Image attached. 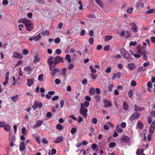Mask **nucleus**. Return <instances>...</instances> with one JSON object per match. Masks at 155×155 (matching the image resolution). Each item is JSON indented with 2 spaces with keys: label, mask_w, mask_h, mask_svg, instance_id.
<instances>
[{
  "label": "nucleus",
  "mask_w": 155,
  "mask_h": 155,
  "mask_svg": "<svg viewBox=\"0 0 155 155\" xmlns=\"http://www.w3.org/2000/svg\"><path fill=\"white\" fill-rule=\"evenodd\" d=\"M49 64V70L51 71L52 69L56 66V65L60 62H63V58L59 56L54 58L53 57L49 56L47 60Z\"/></svg>",
  "instance_id": "obj_1"
},
{
  "label": "nucleus",
  "mask_w": 155,
  "mask_h": 155,
  "mask_svg": "<svg viewBox=\"0 0 155 155\" xmlns=\"http://www.w3.org/2000/svg\"><path fill=\"white\" fill-rule=\"evenodd\" d=\"M22 22L25 24L26 29L28 31H31L34 28V25L31 21L23 18Z\"/></svg>",
  "instance_id": "obj_2"
},
{
  "label": "nucleus",
  "mask_w": 155,
  "mask_h": 155,
  "mask_svg": "<svg viewBox=\"0 0 155 155\" xmlns=\"http://www.w3.org/2000/svg\"><path fill=\"white\" fill-rule=\"evenodd\" d=\"M121 54L122 56L127 60H132V58L130 54L124 48H121L120 50Z\"/></svg>",
  "instance_id": "obj_3"
},
{
  "label": "nucleus",
  "mask_w": 155,
  "mask_h": 155,
  "mask_svg": "<svg viewBox=\"0 0 155 155\" xmlns=\"http://www.w3.org/2000/svg\"><path fill=\"white\" fill-rule=\"evenodd\" d=\"M87 109L83 106L82 103H81V109L79 110V113L82 114L83 116L85 118H86L87 116V114L86 113L87 112Z\"/></svg>",
  "instance_id": "obj_4"
},
{
  "label": "nucleus",
  "mask_w": 155,
  "mask_h": 155,
  "mask_svg": "<svg viewBox=\"0 0 155 155\" xmlns=\"http://www.w3.org/2000/svg\"><path fill=\"white\" fill-rule=\"evenodd\" d=\"M140 116V114L137 112H134L133 115L131 116L129 119L131 121H133L135 119H138Z\"/></svg>",
  "instance_id": "obj_5"
},
{
  "label": "nucleus",
  "mask_w": 155,
  "mask_h": 155,
  "mask_svg": "<svg viewBox=\"0 0 155 155\" xmlns=\"http://www.w3.org/2000/svg\"><path fill=\"white\" fill-rule=\"evenodd\" d=\"M43 121L42 120H37L35 124L33 125L32 128L34 129L40 127L43 124Z\"/></svg>",
  "instance_id": "obj_6"
},
{
  "label": "nucleus",
  "mask_w": 155,
  "mask_h": 155,
  "mask_svg": "<svg viewBox=\"0 0 155 155\" xmlns=\"http://www.w3.org/2000/svg\"><path fill=\"white\" fill-rule=\"evenodd\" d=\"M26 145V144L24 142H21L19 145V150L21 152L24 151L26 149L25 147Z\"/></svg>",
  "instance_id": "obj_7"
},
{
  "label": "nucleus",
  "mask_w": 155,
  "mask_h": 155,
  "mask_svg": "<svg viewBox=\"0 0 155 155\" xmlns=\"http://www.w3.org/2000/svg\"><path fill=\"white\" fill-rule=\"evenodd\" d=\"M122 141L125 143H128L130 141V138L125 135H123L121 138Z\"/></svg>",
  "instance_id": "obj_8"
},
{
  "label": "nucleus",
  "mask_w": 155,
  "mask_h": 155,
  "mask_svg": "<svg viewBox=\"0 0 155 155\" xmlns=\"http://www.w3.org/2000/svg\"><path fill=\"white\" fill-rule=\"evenodd\" d=\"M42 106V104L41 103H39L38 101H35L34 104L32 106V108L34 109H36L37 108H41Z\"/></svg>",
  "instance_id": "obj_9"
},
{
  "label": "nucleus",
  "mask_w": 155,
  "mask_h": 155,
  "mask_svg": "<svg viewBox=\"0 0 155 155\" xmlns=\"http://www.w3.org/2000/svg\"><path fill=\"white\" fill-rule=\"evenodd\" d=\"M13 56L15 58L19 59H21L22 57V55L21 54L16 52H13Z\"/></svg>",
  "instance_id": "obj_10"
},
{
  "label": "nucleus",
  "mask_w": 155,
  "mask_h": 155,
  "mask_svg": "<svg viewBox=\"0 0 155 155\" xmlns=\"http://www.w3.org/2000/svg\"><path fill=\"white\" fill-rule=\"evenodd\" d=\"M104 103L105 107H110L112 106L111 102L107 100H104Z\"/></svg>",
  "instance_id": "obj_11"
},
{
  "label": "nucleus",
  "mask_w": 155,
  "mask_h": 155,
  "mask_svg": "<svg viewBox=\"0 0 155 155\" xmlns=\"http://www.w3.org/2000/svg\"><path fill=\"white\" fill-rule=\"evenodd\" d=\"M121 74L120 72H118L116 73L113 74V77L112 78V79L114 80L115 78H119L121 76Z\"/></svg>",
  "instance_id": "obj_12"
},
{
  "label": "nucleus",
  "mask_w": 155,
  "mask_h": 155,
  "mask_svg": "<svg viewBox=\"0 0 155 155\" xmlns=\"http://www.w3.org/2000/svg\"><path fill=\"white\" fill-rule=\"evenodd\" d=\"M127 66L130 70H133L136 67V66L134 63H129L128 64Z\"/></svg>",
  "instance_id": "obj_13"
},
{
  "label": "nucleus",
  "mask_w": 155,
  "mask_h": 155,
  "mask_svg": "<svg viewBox=\"0 0 155 155\" xmlns=\"http://www.w3.org/2000/svg\"><path fill=\"white\" fill-rule=\"evenodd\" d=\"M60 70L58 68H54L51 71V75L52 76H54L57 72H59Z\"/></svg>",
  "instance_id": "obj_14"
},
{
  "label": "nucleus",
  "mask_w": 155,
  "mask_h": 155,
  "mask_svg": "<svg viewBox=\"0 0 155 155\" xmlns=\"http://www.w3.org/2000/svg\"><path fill=\"white\" fill-rule=\"evenodd\" d=\"M130 25L132 26V30L134 32H136L137 31V28L136 25L134 23H131Z\"/></svg>",
  "instance_id": "obj_15"
},
{
  "label": "nucleus",
  "mask_w": 155,
  "mask_h": 155,
  "mask_svg": "<svg viewBox=\"0 0 155 155\" xmlns=\"http://www.w3.org/2000/svg\"><path fill=\"white\" fill-rule=\"evenodd\" d=\"M144 108H140L139 106H137V104H135L134 106V110L135 111H141L144 109Z\"/></svg>",
  "instance_id": "obj_16"
},
{
  "label": "nucleus",
  "mask_w": 155,
  "mask_h": 155,
  "mask_svg": "<svg viewBox=\"0 0 155 155\" xmlns=\"http://www.w3.org/2000/svg\"><path fill=\"white\" fill-rule=\"evenodd\" d=\"M63 140V137L62 136H60L57 138L54 141V142L55 143H58Z\"/></svg>",
  "instance_id": "obj_17"
},
{
  "label": "nucleus",
  "mask_w": 155,
  "mask_h": 155,
  "mask_svg": "<svg viewBox=\"0 0 155 155\" xmlns=\"http://www.w3.org/2000/svg\"><path fill=\"white\" fill-rule=\"evenodd\" d=\"M95 91L97 92V88L95 89L93 88H91L89 90V93L91 95H94L95 93Z\"/></svg>",
  "instance_id": "obj_18"
},
{
  "label": "nucleus",
  "mask_w": 155,
  "mask_h": 155,
  "mask_svg": "<svg viewBox=\"0 0 155 155\" xmlns=\"http://www.w3.org/2000/svg\"><path fill=\"white\" fill-rule=\"evenodd\" d=\"M137 126H138L140 129H141L143 127V124L140 121H138L137 123Z\"/></svg>",
  "instance_id": "obj_19"
},
{
  "label": "nucleus",
  "mask_w": 155,
  "mask_h": 155,
  "mask_svg": "<svg viewBox=\"0 0 155 155\" xmlns=\"http://www.w3.org/2000/svg\"><path fill=\"white\" fill-rule=\"evenodd\" d=\"M34 81V80L33 79H27V82H28V85L29 87H30L31 86V85L33 84V82Z\"/></svg>",
  "instance_id": "obj_20"
},
{
  "label": "nucleus",
  "mask_w": 155,
  "mask_h": 155,
  "mask_svg": "<svg viewBox=\"0 0 155 155\" xmlns=\"http://www.w3.org/2000/svg\"><path fill=\"white\" fill-rule=\"evenodd\" d=\"M24 70L26 71H31L33 70L32 68L29 66L25 67L24 68Z\"/></svg>",
  "instance_id": "obj_21"
},
{
  "label": "nucleus",
  "mask_w": 155,
  "mask_h": 155,
  "mask_svg": "<svg viewBox=\"0 0 155 155\" xmlns=\"http://www.w3.org/2000/svg\"><path fill=\"white\" fill-rule=\"evenodd\" d=\"M152 84L150 81H149L147 84V86L148 87L147 88L148 90L150 92L151 91V90L150 88H151L152 87Z\"/></svg>",
  "instance_id": "obj_22"
},
{
  "label": "nucleus",
  "mask_w": 155,
  "mask_h": 155,
  "mask_svg": "<svg viewBox=\"0 0 155 155\" xmlns=\"http://www.w3.org/2000/svg\"><path fill=\"white\" fill-rule=\"evenodd\" d=\"M4 127V129L5 130L8 132H9L10 131V128L9 124H6V125H5V126Z\"/></svg>",
  "instance_id": "obj_23"
},
{
  "label": "nucleus",
  "mask_w": 155,
  "mask_h": 155,
  "mask_svg": "<svg viewBox=\"0 0 155 155\" xmlns=\"http://www.w3.org/2000/svg\"><path fill=\"white\" fill-rule=\"evenodd\" d=\"M140 53L143 55H147L149 54V52L146 50L143 51L142 50H140Z\"/></svg>",
  "instance_id": "obj_24"
},
{
  "label": "nucleus",
  "mask_w": 155,
  "mask_h": 155,
  "mask_svg": "<svg viewBox=\"0 0 155 155\" xmlns=\"http://www.w3.org/2000/svg\"><path fill=\"white\" fill-rule=\"evenodd\" d=\"M145 68H143V66H141L138 68L137 70V72H140L141 71H146Z\"/></svg>",
  "instance_id": "obj_25"
},
{
  "label": "nucleus",
  "mask_w": 155,
  "mask_h": 155,
  "mask_svg": "<svg viewBox=\"0 0 155 155\" xmlns=\"http://www.w3.org/2000/svg\"><path fill=\"white\" fill-rule=\"evenodd\" d=\"M41 36L40 34H39L36 36L35 37H34L33 38L34 40L35 41H38L41 38Z\"/></svg>",
  "instance_id": "obj_26"
},
{
  "label": "nucleus",
  "mask_w": 155,
  "mask_h": 155,
  "mask_svg": "<svg viewBox=\"0 0 155 155\" xmlns=\"http://www.w3.org/2000/svg\"><path fill=\"white\" fill-rule=\"evenodd\" d=\"M56 128L58 130H61L63 129V126L61 125V124H58L56 125Z\"/></svg>",
  "instance_id": "obj_27"
},
{
  "label": "nucleus",
  "mask_w": 155,
  "mask_h": 155,
  "mask_svg": "<svg viewBox=\"0 0 155 155\" xmlns=\"http://www.w3.org/2000/svg\"><path fill=\"white\" fill-rule=\"evenodd\" d=\"M18 95L17 94L15 96H13L11 98V99L13 102H16L17 101Z\"/></svg>",
  "instance_id": "obj_28"
},
{
  "label": "nucleus",
  "mask_w": 155,
  "mask_h": 155,
  "mask_svg": "<svg viewBox=\"0 0 155 155\" xmlns=\"http://www.w3.org/2000/svg\"><path fill=\"white\" fill-rule=\"evenodd\" d=\"M116 145V143L114 142H111L109 143V147L110 148H114Z\"/></svg>",
  "instance_id": "obj_29"
},
{
  "label": "nucleus",
  "mask_w": 155,
  "mask_h": 155,
  "mask_svg": "<svg viewBox=\"0 0 155 155\" xmlns=\"http://www.w3.org/2000/svg\"><path fill=\"white\" fill-rule=\"evenodd\" d=\"M123 107H124V109L125 110H127L128 108V105L125 102H124V103H123Z\"/></svg>",
  "instance_id": "obj_30"
},
{
  "label": "nucleus",
  "mask_w": 155,
  "mask_h": 155,
  "mask_svg": "<svg viewBox=\"0 0 155 155\" xmlns=\"http://www.w3.org/2000/svg\"><path fill=\"white\" fill-rule=\"evenodd\" d=\"M65 59L67 60V61L69 63H71V59L70 55L68 54H67L65 56Z\"/></svg>",
  "instance_id": "obj_31"
},
{
  "label": "nucleus",
  "mask_w": 155,
  "mask_h": 155,
  "mask_svg": "<svg viewBox=\"0 0 155 155\" xmlns=\"http://www.w3.org/2000/svg\"><path fill=\"white\" fill-rule=\"evenodd\" d=\"M154 10L153 9H151L150 10L147 11L146 13V14L147 15L148 14H151L154 13Z\"/></svg>",
  "instance_id": "obj_32"
},
{
  "label": "nucleus",
  "mask_w": 155,
  "mask_h": 155,
  "mask_svg": "<svg viewBox=\"0 0 155 155\" xmlns=\"http://www.w3.org/2000/svg\"><path fill=\"white\" fill-rule=\"evenodd\" d=\"M114 87V85L113 84H110L109 86H108L107 88L108 90L110 92L112 89V88Z\"/></svg>",
  "instance_id": "obj_33"
},
{
  "label": "nucleus",
  "mask_w": 155,
  "mask_h": 155,
  "mask_svg": "<svg viewBox=\"0 0 155 155\" xmlns=\"http://www.w3.org/2000/svg\"><path fill=\"white\" fill-rule=\"evenodd\" d=\"M21 132L23 135H25L26 134V130L25 127L21 128Z\"/></svg>",
  "instance_id": "obj_34"
},
{
  "label": "nucleus",
  "mask_w": 155,
  "mask_h": 155,
  "mask_svg": "<svg viewBox=\"0 0 155 155\" xmlns=\"http://www.w3.org/2000/svg\"><path fill=\"white\" fill-rule=\"evenodd\" d=\"M112 36L111 35H107L105 37V40L106 41H109L112 39Z\"/></svg>",
  "instance_id": "obj_35"
},
{
  "label": "nucleus",
  "mask_w": 155,
  "mask_h": 155,
  "mask_svg": "<svg viewBox=\"0 0 155 155\" xmlns=\"http://www.w3.org/2000/svg\"><path fill=\"white\" fill-rule=\"evenodd\" d=\"M38 80L41 81H43V74H40L38 77Z\"/></svg>",
  "instance_id": "obj_36"
},
{
  "label": "nucleus",
  "mask_w": 155,
  "mask_h": 155,
  "mask_svg": "<svg viewBox=\"0 0 155 155\" xmlns=\"http://www.w3.org/2000/svg\"><path fill=\"white\" fill-rule=\"evenodd\" d=\"M133 91L132 89H130V90L128 93V95L129 97H131L133 96Z\"/></svg>",
  "instance_id": "obj_37"
},
{
  "label": "nucleus",
  "mask_w": 155,
  "mask_h": 155,
  "mask_svg": "<svg viewBox=\"0 0 155 155\" xmlns=\"http://www.w3.org/2000/svg\"><path fill=\"white\" fill-rule=\"evenodd\" d=\"M90 68L91 69V72L93 73H96V70L93 67H92V65H91Z\"/></svg>",
  "instance_id": "obj_38"
},
{
  "label": "nucleus",
  "mask_w": 155,
  "mask_h": 155,
  "mask_svg": "<svg viewBox=\"0 0 155 155\" xmlns=\"http://www.w3.org/2000/svg\"><path fill=\"white\" fill-rule=\"evenodd\" d=\"M82 105L84 107H87L89 105V103L88 101H85L84 102L83 104H82Z\"/></svg>",
  "instance_id": "obj_39"
},
{
  "label": "nucleus",
  "mask_w": 155,
  "mask_h": 155,
  "mask_svg": "<svg viewBox=\"0 0 155 155\" xmlns=\"http://www.w3.org/2000/svg\"><path fill=\"white\" fill-rule=\"evenodd\" d=\"M40 60V59L38 58V55H36L35 57L34 60L33 61L34 62H37L39 61Z\"/></svg>",
  "instance_id": "obj_40"
},
{
  "label": "nucleus",
  "mask_w": 155,
  "mask_h": 155,
  "mask_svg": "<svg viewBox=\"0 0 155 155\" xmlns=\"http://www.w3.org/2000/svg\"><path fill=\"white\" fill-rule=\"evenodd\" d=\"M42 34L44 36H45L46 35H48L49 34V31L48 30H46L44 32H42Z\"/></svg>",
  "instance_id": "obj_41"
},
{
  "label": "nucleus",
  "mask_w": 155,
  "mask_h": 155,
  "mask_svg": "<svg viewBox=\"0 0 155 155\" xmlns=\"http://www.w3.org/2000/svg\"><path fill=\"white\" fill-rule=\"evenodd\" d=\"M150 128H152L153 129H155V121H153L152 124H151L150 126Z\"/></svg>",
  "instance_id": "obj_42"
},
{
  "label": "nucleus",
  "mask_w": 155,
  "mask_h": 155,
  "mask_svg": "<svg viewBox=\"0 0 155 155\" xmlns=\"http://www.w3.org/2000/svg\"><path fill=\"white\" fill-rule=\"evenodd\" d=\"M29 53V51H28L25 49L23 50L22 51V54L23 55H26Z\"/></svg>",
  "instance_id": "obj_43"
},
{
  "label": "nucleus",
  "mask_w": 155,
  "mask_h": 155,
  "mask_svg": "<svg viewBox=\"0 0 155 155\" xmlns=\"http://www.w3.org/2000/svg\"><path fill=\"white\" fill-rule=\"evenodd\" d=\"M111 71V68L110 67H107L106 70L105 72L106 73H110Z\"/></svg>",
  "instance_id": "obj_44"
},
{
  "label": "nucleus",
  "mask_w": 155,
  "mask_h": 155,
  "mask_svg": "<svg viewBox=\"0 0 155 155\" xmlns=\"http://www.w3.org/2000/svg\"><path fill=\"white\" fill-rule=\"evenodd\" d=\"M59 96L57 95L54 96L52 98V100L53 101H55L59 99Z\"/></svg>",
  "instance_id": "obj_45"
},
{
  "label": "nucleus",
  "mask_w": 155,
  "mask_h": 155,
  "mask_svg": "<svg viewBox=\"0 0 155 155\" xmlns=\"http://www.w3.org/2000/svg\"><path fill=\"white\" fill-rule=\"evenodd\" d=\"M54 41L55 43H58L60 41V39L59 38H56L55 39Z\"/></svg>",
  "instance_id": "obj_46"
},
{
  "label": "nucleus",
  "mask_w": 155,
  "mask_h": 155,
  "mask_svg": "<svg viewBox=\"0 0 155 155\" xmlns=\"http://www.w3.org/2000/svg\"><path fill=\"white\" fill-rule=\"evenodd\" d=\"M42 142L44 144H48V141L47 140L46 138H43L42 140Z\"/></svg>",
  "instance_id": "obj_47"
},
{
  "label": "nucleus",
  "mask_w": 155,
  "mask_h": 155,
  "mask_svg": "<svg viewBox=\"0 0 155 155\" xmlns=\"http://www.w3.org/2000/svg\"><path fill=\"white\" fill-rule=\"evenodd\" d=\"M136 84L137 83L135 81L133 80L131 81V85L133 87H134L136 85Z\"/></svg>",
  "instance_id": "obj_48"
},
{
  "label": "nucleus",
  "mask_w": 155,
  "mask_h": 155,
  "mask_svg": "<svg viewBox=\"0 0 155 155\" xmlns=\"http://www.w3.org/2000/svg\"><path fill=\"white\" fill-rule=\"evenodd\" d=\"M55 82L56 84H59L61 83V81L59 79L57 78L55 80Z\"/></svg>",
  "instance_id": "obj_49"
},
{
  "label": "nucleus",
  "mask_w": 155,
  "mask_h": 155,
  "mask_svg": "<svg viewBox=\"0 0 155 155\" xmlns=\"http://www.w3.org/2000/svg\"><path fill=\"white\" fill-rule=\"evenodd\" d=\"M97 5H99L101 8L103 7V3L100 0H97Z\"/></svg>",
  "instance_id": "obj_50"
},
{
  "label": "nucleus",
  "mask_w": 155,
  "mask_h": 155,
  "mask_svg": "<svg viewBox=\"0 0 155 155\" xmlns=\"http://www.w3.org/2000/svg\"><path fill=\"white\" fill-rule=\"evenodd\" d=\"M52 116V115L50 112H48L46 114V117L48 118L51 117Z\"/></svg>",
  "instance_id": "obj_51"
},
{
  "label": "nucleus",
  "mask_w": 155,
  "mask_h": 155,
  "mask_svg": "<svg viewBox=\"0 0 155 155\" xmlns=\"http://www.w3.org/2000/svg\"><path fill=\"white\" fill-rule=\"evenodd\" d=\"M110 46L109 45H107L104 47V51H107L109 50L110 48Z\"/></svg>",
  "instance_id": "obj_52"
},
{
  "label": "nucleus",
  "mask_w": 155,
  "mask_h": 155,
  "mask_svg": "<svg viewBox=\"0 0 155 155\" xmlns=\"http://www.w3.org/2000/svg\"><path fill=\"white\" fill-rule=\"evenodd\" d=\"M137 44V43L135 41H134V42H133V41H131L130 42V43H129V45L130 46H135V45H136Z\"/></svg>",
  "instance_id": "obj_53"
},
{
  "label": "nucleus",
  "mask_w": 155,
  "mask_h": 155,
  "mask_svg": "<svg viewBox=\"0 0 155 155\" xmlns=\"http://www.w3.org/2000/svg\"><path fill=\"white\" fill-rule=\"evenodd\" d=\"M85 99L88 101H90L91 100V98L88 96H86L85 97Z\"/></svg>",
  "instance_id": "obj_54"
},
{
  "label": "nucleus",
  "mask_w": 155,
  "mask_h": 155,
  "mask_svg": "<svg viewBox=\"0 0 155 155\" xmlns=\"http://www.w3.org/2000/svg\"><path fill=\"white\" fill-rule=\"evenodd\" d=\"M76 129L74 128H72L71 130V133L72 134H74L76 132Z\"/></svg>",
  "instance_id": "obj_55"
},
{
  "label": "nucleus",
  "mask_w": 155,
  "mask_h": 155,
  "mask_svg": "<svg viewBox=\"0 0 155 155\" xmlns=\"http://www.w3.org/2000/svg\"><path fill=\"white\" fill-rule=\"evenodd\" d=\"M94 42V39L92 38H91L89 39V42L90 44H93Z\"/></svg>",
  "instance_id": "obj_56"
},
{
  "label": "nucleus",
  "mask_w": 155,
  "mask_h": 155,
  "mask_svg": "<svg viewBox=\"0 0 155 155\" xmlns=\"http://www.w3.org/2000/svg\"><path fill=\"white\" fill-rule=\"evenodd\" d=\"M56 152V150L55 149H53L51 150V153L52 155H54L55 154Z\"/></svg>",
  "instance_id": "obj_57"
},
{
  "label": "nucleus",
  "mask_w": 155,
  "mask_h": 155,
  "mask_svg": "<svg viewBox=\"0 0 155 155\" xmlns=\"http://www.w3.org/2000/svg\"><path fill=\"white\" fill-rule=\"evenodd\" d=\"M121 127L123 128H124L126 127V124L125 122H122L120 124Z\"/></svg>",
  "instance_id": "obj_58"
},
{
  "label": "nucleus",
  "mask_w": 155,
  "mask_h": 155,
  "mask_svg": "<svg viewBox=\"0 0 155 155\" xmlns=\"http://www.w3.org/2000/svg\"><path fill=\"white\" fill-rule=\"evenodd\" d=\"M92 122L93 123L96 124L97 123V119L96 118H94L92 120Z\"/></svg>",
  "instance_id": "obj_59"
},
{
  "label": "nucleus",
  "mask_w": 155,
  "mask_h": 155,
  "mask_svg": "<svg viewBox=\"0 0 155 155\" xmlns=\"http://www.w3.org/2000/svg\"><path fill=\"white\" fill-rule=\"evenodd\" d=\"M5 125V123L4 122H0V127H3Z\"/></svg>",
  "instance_id": "obj_60"
},
{
  "label": "nucleus",
  "mask_w": 155,
  "mask_h": 155,
  "mask_svg": "<svg viewBox=\"0 0 155 155\" xmlns=\"http://www.w3.org/2000/svg\"><path fill=\"white\" fill-rule=\"evenodd\" d=\"M64 101L63 100H61L60 101L61 108H62L64 105Z\"/></svg>",
  "instance_id": "obj_61"
},
{
  "label": "nucleus",
  "mask_w": 155,
  "mask_h": 155,
  "mask_svg": "<svg viewBox=\"0 0 155 155\" xmlns=\"http://www.w3.org/2000/svg\"><path fill=\"white\" fill-rule=\"evenodd\" d=\"M56 52L58 54H59L61 53V51L59 49H57L56 50Z\"/></svg>",
  "instance_id": "obj_62"
},
{
  "label": "nucleus",
  "mask_w": 155,
  "mask_h": 155,
  "mask_svg": "<svg viewBox=\"0 0 155 155\" xmlns=\"http://www.w3.org/2000/svg\"><path fill=\"white\" fill-rule=\"evenodd\" d=\"M97 147V145L96 143H94L92 146V148L94 150Z\"/></svg>",
  "instance_id": "obj_63"
},
{
  "label": "nucleus",
  "mask_w": 155,
  "mask_h": 155,
  "mask_svg": "<svg viewBox=\"0 0 155 155\" xmlns=\"http://www.w3.org/2000/svg\"><path fill=\"white\" fill-rule=\"evenodd\" d=\"M74 65L73 64L71 63L69 64L68 69L70 70L71 69L74 68Z\"/></svg>",
  "instance_id": "obj_64"
}]
</instances>
